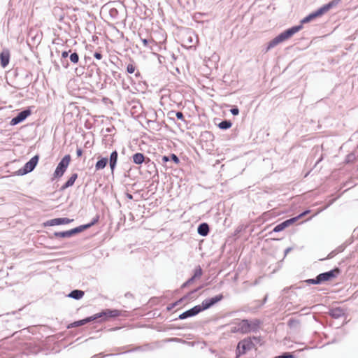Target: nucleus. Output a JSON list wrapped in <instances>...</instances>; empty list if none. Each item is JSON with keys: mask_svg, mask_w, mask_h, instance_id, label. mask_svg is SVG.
<instances>
[{"mask_svg": "<svg viewBox=\"0 0 358 358\" xmlns=\"http://www.w3.org/2000/svg\"><path fill=\"white\" fill-rule=\"evenodd\" d=\"M120 315V311L115 309H106L99 313L94 314L92 316L87 317L83 320L75 321L73 323L68 325V329L78 327L80 326L85 325L89 322L97 321L103 322L107 320L108 318L117 317Z\"/></svg>", "mask_w": 358, "mask_h": 358, "instance_id": "1", "label": "nucleus"}, {"mask_svg": "<svg viewBox=\"0 0 358 358\" xmlns=\"http://www.w3.org/2000/svg\"><path fill=\"white\" fill-rule=\"evenodd\" d=\"M258 344H261V338L258 336H249L241 340L236 348V357L238 358L253 349L256 350Z\"/></svg>", "mask_w": 358, "mask_h": 358, "instance_id": "2", "label": "nucleus"}, {"mask_svg": "<svg viewBox=\"0 0 358 358\" xmlns=\"http://www.w3.org/2000/svg\"><path fill=\"white\" fill-rule=\"evenodd\" d=\"M71 161V156L69 155H65L57 166V168L53 173L52 180L55 178H61L65 173L69 162Z\"/></svg>", "mask_w": 358, "mask_h": 358, "instance_id": "3", "label": "nucleus"}, {"mask_svg": "<svg viewBox=\"0 0 358 358\" xmlns=\"http://www.w3.org/2000/svg\"><path fill=\"white\" fill-rule=\"evenodd\" d=\"M39 160L38 155H34L31 157L21 169H20L17 173L18 176H23L27 174L35 169Z\"/></svg>", "mask_w": 358, "mask_h": 358, "instance_id": "4", "label": "nucleus"}, {"mask_svg": "<svg viewBox=\"0 0 358 358\" xmlns=\"http://www.w3.org/2000/svg\"><path fill=\"white\" fill-rule=\"evenodd\" d=\"M341 273V269L338 267L329 271L324 272L317 275L320 284L336 278Z\"/></svg>", "mask_w": 358, "mask_h": 358, "instance_id": "5", "label": "nucleus"}, {"mask_svg": "<svg viewBox=\"0 0 358 358\" xmlns=\"http://www.w3.org/2000/svg\"><path fill=\"white\" fill-rule=\"evenodd\" d=\"M224 296L222 294L216 295L212 298L206 299L203 300L201 303V305L200 306V309H201V311H203L205 310H207L212 306H213L215 304L218 303L219 301H222L223 299Z\"/></svg>", "mask_w": 358, "mask_h": 358, "instance_id": "6", "label": "nucleus"}, {"mask_svg": "<svg viewBox=\"0 0 358 358\" xmlns=\"http://www.w3.org/2000/svg\"><path fill=\"white\" fill-rule=\"evenodd\" d=\"M288 39L287 36H286V34H285V31L280 33L278 34L276 37H275L273 39H272L270 42L268 43L266 47L264 50L265 52H267L271 49L275 47L279 43L286 41Z\"/></svg>", "mask_w": 358, "mask_h": 358, "instance_id": "7", "label": "nucleus"}, {"mask_svg": "<svg viewBox=\"0 0 358 358\" xmlns=\"http://www.w3.org/2000/svg\"><path fill=\"white\" fill-rule=\"evenodd\" d=\"M31 115L30 109H25L20 112L15 117H14L10 124L12 126L16 125L27 119Z\"/></svg>", "mask_w": 358, "mask_h": 358, "instance_id": "8", "label": "nucleus"}, {"mask_svg": "<svg viewBox=\"0 0 358 358\" xmlns=\"http://www.w3.org/2000/svg\"><path fill=\"white\" fill-rule=\"evenodd\" d=\"M201 312V309H200V306L197 305L194 306L193 308L183 312L178 316L179 320H185L187 318L194 317L198 315Z\"/></svg>", "mask_w": 358, "mask_h": 358, "instance_id": "9", "label": "nucleus"}, {"mask_svg": "<svg viewBox=\"0 0 358 358\" xmlns=\"http://www.w3.org/2000/svg\"><path fill=\"white\" fill-rule=\"evenodd\" d=\"M73 220H71L67 217H59V218H55L50 220H48L46 222L44 223L45 226H56V225H61V224H66L71 222Z\"/></svg>", "mask_w": 358, "mask_h": 358, "instance_id": "10", "label": "nucleus"}, {"mask_svg": "<svg viewBox=\"0 0 358 358\" xmlns=\"http://www.w3.org/2000/svg\"><path fill=\"white\" fill-rule=\"evenodd\" d=\"M10 50L5 48L0 53V64L3 68H6L10 62Z\"/></svg>", "mask_w": 358, "mask_h": 358, "instance_id": "11", "label": "nucleus"}, {"mask_svg": "<svg viewBox=\"0 0 358 358\" xmlns=\"http://www.w3.org/2000/svg\"><path fill=\"white\" fill-rule=\"evenodd\" d=\"M240 333L248 334L252 331V324L250 320L247 319L242 320L238 324Z\"/></svg>", "mask_w": 358, "mask_h": 358, "instance_id": "12", "label": "nucleus"}, {"mask_svg": "<svg viewBox=\"0 0 358 358\" xmlns=\"http://www.w3.org/2000/svg\"><path fill=\"white\" fill-rule=\"evenodd\" d=\"M202 287H199L192 291H191L190 292H189L187 295L184 296L183 297H182L181 299H180L179 300L175 301L174 303H172L171 304H169L167 307H166V310L168 311H170L173 308H175L176 306H178L179 304H180L182 303V301H183L185 299H187L192 294H194V293H196L198 290H199Z\"/></svg>", "mask_w": 358, "mask_h": 358, "instance_id": "13", "label": "nucleus"}, {"mask_svg": "<svg viewBox=\"0 0 358 358\" xmlns=\"http://www.w3.org/2000/svg\"><path fill=\"white\" fill-rule=\"evenodd\" d=\"M328 313L331 317L338 319L343 316L345 312L343 308L341 307H336L330 308Z\"/></svg>", "mask_w": 358, "mask_h": 358, "instance_id": "14", "label": "nucleus"}, {"mask_svg": "<svg viewBox=\"0 0 358 358\" xmlns=\"http://www.w3.org/2000/svg\"><path fill=\"white\" fill-rule=\"evenodd\" d=\"M118 158V153L116 150L113 151L110 153V158L108 159L109 166L111 170V173H113L114 170L117 165Z\"/></svg>", "mask_w": 358, "mask_h": 358, "instance_id": "15", "label": "nucleus"}, {"mask_svg": "<svg viewBox=\"0 0 358 358\" xmlns=\"http://www.w3.org/2000/svg\"><path fill=\"white\" fill-rule=\"evenodd\" d=\"M78 178V173H73L67 181L60 187V191H64L66 189L73 185L75 181Z\"/></svg>", "mask_w": 358, "mask_h": 358, "instance_id": "16", "label": "nucleus"}, {"mask_svg": "<svg viewBox=\"0 0 358 358\" xmlns=\"http://www.w3.org/2000/svg\"><path fill=\"white\" fill-rule=\"evenodd\" d=\"M209 231V225L206 222L201 223L197 227V233L201 236H206Z\"/></svg>", "mask_w": 358, "mask_h": 358, "instance_id": "17", "label": "nucleus"}, {"mask_svg": "<svg viewBox=\"0 0 358 358\" xmlns=\"http://www.w3.org/2000/svg\"><path fill=\"white\" fill-rule=\"evenodd\" d=\"M268 297V294H266L259 305L257 306H247L245 307V310L250 313L257 312L258 309L261 308L267 302Z\"/></svg>", "mask_w": 358, "mask_h": 358, "instance_id": "18", "label": "nucleus"}, {"mask_svg": "<svg viewBox=\"0 0 358 358\" xmlns=\"http://www.w3.org/2000/svg\"><path fill=\"white\" fill-rule=\"evenodd\" d=\"M303 28V26L301 24L293 26L287 29H286L285 31V34H286V36H287L288 38L292 37L294 34L297 33L300 30H301Z\"/></svg>", "mask_w": 358, "mask_h": 358, "instance_id": "19", "label": "nucleus"}, {"mask_svg": "<svg viewBox=\"0 0 358 358\" xmlns=\"http://www.w3.org/2000/svg\"><path fill=\"white\" fill-rule=\"evenodd\" d=\"M85 292L80 289H73L69 294L68 296L76 300H79L83 298Z\"/></svg>", "mask_w": 358, "mask_h": 358, "instance_id": "20", "label": "nucleus"}, {"mask_svg": "<svg viewBox=\"0 0 358 358\" xmlns=\"http://www.w3.org/2000/svg\"><path fill=\"white\" fill-rule=\"evenodd\" d=\"M108 162V159L107 157H101L100 159H99L96 164H95V169L96 171L101 170L104 169L107 164Z\"/></svg>", "mask_w": 358, "mask_h": 358, "instance_id": "21", "label": "nucleus"}, {"mask_svg": "<svg viewBox=\"0 0 358 358\" xmlns=\"http://www.w3.org/2000/svg\"><path fill=\"white\" fill-rule=\"evenodd\" d=\"M132 159L134 164L140 165L144 162L145 156L143 153L136 152L133 155Z\"/></svg>", "mask_w": 358, "mask_h": 358, "instance_id": "22", "label": "nucleus"}, {"mask_svg": "<svg viewBox=\"0 0 358 358\" xmlns=\"http://www.w3.org/2000/svg\"><path fill=\"white\" fill-rule=\"evenodd\" d=\"M87 229H88V225H85V224L80 225L77 227L71 229H70L71 236H73L76 234H79Z\"/></svg>", "mask_w": 358, "mask_h": 358, "instance_id": "23", "label": "nucleus"}, {"mask_svg": "<svg viewBox=\"0 0 358 358\" xmlns=\"http://www.w3.org/2000/svg\"><path fill=\"white\" fill-rule=\"evenodd\" d=\"M169 117L170 119H174V115L178 119V120H180L182 121H185V117H184V115L182 112L180 111H174V110H171L170 111L169 113Z\"/></svg>", "mask_w": 358, "mask_h": 358, "instance_id": "24", "label": "nucleus"}, {"mask_svg": "<svg viewBox=\"0 0 358 358\" xmlns=\"http://www.w3.org/2000/svg\"><path fill=\"white\" fill-rule=\"evenodd\" d=\"M232 126V123L230 120H224L218 124V127L220 129L226 130L229 129Z\"/></svg>", "mask_w": 358, "mask_h": 358, "instance_id": "25", "label": "nucleus"}, {"mask_svg": "<svg viewBox=\"0 0 358 358\" xmlns=\"http://www.w3.org/2000/svg\"><path fill=\"white\" fill-rule=\"evenodd\" d=\"M327 11H329V9H327V6L326 5H323L322 7L316 10L313 12L315 14V17H318L326 13Z\"/></svg>", "mask_w": 358, "mask_h": 358, "instance_id": "26", "label": "nucleus"}, {"mask_svg": "<svg viewBox=\"0 0 358 358\" xmlns=\"http://www.w3.org/2000/svg\"><path fill=\"white\" fill-rule=\"evenodd\" d=\"M69 52H71V50H69V51H63L62 52L61 62H62V66L64 68H68V66H69L68 62L66 60V59L69 57Z\"/></svg>", "mask_w": 358, "mask_h": 358, "instance_id": "27", "label": "nucleus"}, {"mask_svg": "<svg viewBox=\"0 0 358 358\" xmlns=\"http://www.w3.org/2000/svg\"><path fill=\"white\" fill-rule=\"evenodd\" d=\"M53 235L55 237H59V238H70V237H71L70 230L64 231L55 232Z\"/></svg>", "mask_w": 358, "mask_h": 358, "instance_id": "28", "label": "nucleus"}, {"mask_svg": "<svg viewBox=\"0 0 358 358\" xmlns=\"http://www.w3.org/2000/svg\"><path fill=\"white\" fill-rule=\"evenodd\" d=\"M315 17V14L313 13H310L308 15L305 17L301 20L300 24L303 26V24L308 23L310 22L311 20H314Z\"/></svg>", "mask_w": 358, "mask_h": 358, "instance_id": "29", "label": "nucleus"}, {"mask_svg": "<svg viewBox=\"0 0 358 358\" xmlns=\"http://www.w3.org/2000/svg\"><path fill=\"white\" fill-rule=\"evenodd\" d=\"M203 273V271L200 266H196L194 270V275L192 276V278H194V280L196 278H199Z\"/></svg>", "mask_w": 358, "mask_h": 358, "instance_id": "30", "label": "nucleus"}, {"mask_svg": "<svg viewBox=\"0 0 358 358\" xmlns=\"http://www.w3.org/2000/svg\"><path fill=\"white\" fill-rule=\"evenodd\" d=\"M69 59H70V61L73 64H77L79 62V55H78V54L76 52H72L69 55Z\"/></svg>", "mask_w": 358, "mask_h": 358, "instance_id": "31", "label": "nucleus"}, {"mask_svg": "<svg viewBox=\"0 0 358 358\" xmlns=\"http://www.w3.org/2000/svg\"><path fill=\"white\" fill-rule=\"evenodd\" d=\"M250 322L252 324V326H251L252 331H256L259 327L260 321L259 320H255L254 321Z\"/></svg>", "mask_w": 358, "mask_h": 358, "instance_id": "32", "label": "nucleus"}, {"mask_svg": "<svg viewBox=\"0 0 358 358\" xmlns=\"http://www.w3.org/2000/svg\"><path fill=\"white\" fill-rule=\"evenodd\" d=\"M340 1L341 0H332L325 5L326 6H327V9H329V10L333 7L337 6L340 3Z\"/></svg>", "mask_w": 358, "mask_h": 358, "instance_id": "33", "label": "nucleus"}, {"mask_svg": "<svg viewBox=\"0 0 358 358\" xmlns=\"http://www.w3.org/2000/svg\"><path fill=\"white\" fill-rule=\"evenodd\" d=\"M141 41L143 45L145 47H148L149 43L156 44V42L153 39L149 40V39H147V38H141Z\"/></svg>", "mask_w": 358, "mask_h": 358, "instance_id": "34", "label": "nucleus"}, {"mask_svg": "<svg viewBox=\"0 0 358 358\" xmlns=\"http://www.w3.org/2000/svg\"><path fill=\"white\" fill-rule=\"evenodd\" d=\"M274 358H294V356L290 352H284L280 355L275 357Z\"/></svg>", "mask_w": 358, "mask_h": 358, "instance_id": "35", "label": "nucleus"}, {"mask_svg": "<svg viewBox=\"0 0 358 358\" xmlns=\"http://www.w3.org/2000/svg\"><path fill=\"white\" fill-rule=\"evenodd\" d=\"M306 282H307V283L312 284V285H320V284L317 275L316 276L315 278L308 279L306 280Z\"/></svg>", "mask_w": 358, "mask_h": 358, "instance_id": "36", "label": "nucleus"}, {"mask_svg": "<svg viewBox=\"0 0 358 358\" xmlns=\"http://www.w3.org/2000/svg\"><path fill=\"white\" fill-rule=\"evenodd\" d=\"M299 321H298V320H295V319H293V318H291V319H289V321H288V326H289V327H291V328H292V327H296V325H298V324H299Z\"/></svg>", "mask_w": 358, "mask_h": 358, "instance_id": "37", "label": "nucleus"}, {"mask_svg": "<svg viewBox=\"0 0 358 358\" xmlns=\"http://www.w3.org/2000/svg\"><path fill=\"white\" fill-rule=\"evenodd\" d=\"M299 220V217H294L290 219L285 220V223L287 224V226L289 227V225L292 224L295 222H296Z\"/></svg>", "mask_w": 358, "mask_h": 358, "instance_id": "38", "label": "nucleus"}, {"mask_svg": "<svg viewBox=\"0 0 358 358\" xmlns=\"http://www.w3.org/2000/svg\"><path fill=\"white\" fill-rule=\"evenodd\" d=\"M355 159V155L354 153H350L347 155L345 162L350 163Z\"/></svg>", "mask_w": 358, "mask_h": 358, "instance_id": "39", "label": "nucleus"}, {"mask_svg": "<svg viewBox=\"0 0 358 358\" xmlns=\"http://www.w3.org/2000/svg\"><path fill=\"white\" fill-rule=\"evenodd\" d=\"M99 220V215H96L93 220L88 224H85V225H88V229L94 225L96 222H98Z\"/></svg>", "mask_w": 358, "mask_h": 358, "instance_id": "40", "label": "nucleus"}, {"mask_svg": "<svg viewBox=\"0 0 358 358\" xmlns=\"http://www.w3.org/2000/svg\"><path fill=\"white\" fill-rule=\"evenodd\" d=\"M173 162L176 164H178L180 163V159L178 157L176 154H171L170 155V161Z\"/></svg>", "mask_w": 358, "mask_h": 358, "instance_id": "41", "label": "nucleus"}, {"mask_svg": "<svg viewBox=\"0 0 358 358\" xmlns=\"http://www.w3.org/2000/svg\"><path fill=\"white\" fill-rule=\"evenodd\" d=\"M136 67L132 64H129L127 66V71L128 73H133L135 71Z\"/></svg>", "mask_w": 358, "mask_h": 358, "instance_id": "42", "label": "nucleus"}, {"mask_svg": "<svg viewBox=\"0 0 358 358\" xmlns=\"http://www.w3.org/2000/svg\"><path fill=\"white\" fill-rule=\"evenodd\" d=\"M283 226L281 224V223L277 224L273 229L272 232H280L284 230Z\"/></svg>", "mask_w": 358, "mask_h": 358, "instance_id": "43", "label": "nucleus"}, {"mask_svg": "<svg viewBox=\"0 0 358 358\" xmlns=\"http://www.w3.org/2000/svg\"><path fill=\"white\" fill-rule=\"evenodd\" d=\"M194 280V278L191 277L189 279H188L185 282L182 284V288L186 287L187 286L192 283Z\"/></svg>", "mask_w": 358, "mask_h": 358, "instance_id": "44", "label": "nucleus"}, {"mask_svg": "<svg viewBox=\"0 0 358 358\" xmlns=\"http://www.w3.org/2000/svg\"><path fill=\"white\" fill-rule=\"evenodd\" d=\"M230 112L233 115H238L239 114V109L237 106H234L230 110Z\"/></svg>", "mask_w": 358, "mask_h": 358, "instance_id": "45", "label": "nucleus"}, {"mask_svg": "<svg viewBox=\"0 0 358 358\" xmlns=\"http://www.w3.org/2000/svg\"><path fill=\"white\" fill-rule=\"evenodd\" d=\"M111 73L115 80H118L119 78H120V73L117 71H112Z\"/></svg>", "mask_w": 358, "mask_h": 358, "instance_id": "46", "label": "nucleus"}, {"mask_svg": "<svg viewBox=\"0 0 358 358\" xmlns=\"http://www.w3.org/2000/svg\"><path fill=\"white\" fill-rule=\"evenodd\" d=\"M169 161H170V156H166V155L162 156V162L163 164H166V163H167Z\"/></svg>", "mask_w": 358, "mask_h": 358, "instance_id": "47", "label": "nucleus"}, {"mask_svg": "<svg viewBox=\"0 0 358 358\" xmlns=\"http://www.w3.org/2000/svg\"><path fill=\"white\" fill-rule=\"evenodd\" d=\"M94 57L96 59H102V54L100 52H95L94 53Z\"/></svg>", "mask_w": 358, "mask_h": 358, "instance_id": "48", "label": "nucleus"}, {"mask_svg": "<svg viewBox=\"0 0 358 358\" xmlns=\"http://www.w3.org/2000/svg\"><path fill=\"white\" fill-rule=\"evenodd\" d=\"M337 254L336 250L331 251L327 256V259H331L333 258Z\"/></svg>", "mask_w": 358, "mask_h": 358, "instance_id": "49", "label": "nucleus"}, {"mask_svg": "<svg viewBox=\"0 0 358 358\" xmlns=\"http://www.w3.org/2000/svg\"><path fill=\"white\" fill-rule=\"evenodd\" d=\"M309 213H310V210H306L303 211V213H300L297 217H299V219L301 217H303V216H305L306 215H307Z\"/></svg>", "mask_w": 358, "mask_h": 358, "instance_id": "50", "label": "nucleus"}, {"mask_svg": "<svg viewBox=\"0 0 358 358\" xmlns=\"http://www.w3.org/2000/svg\"><path fill=\"white\" fill-rule=\"evenodd\" d=\"M83 155V150L81 148H77L76 150V155L78 157H81Z\"/></svg>", "mask_w": 358, "mask_h": 358, "instance_id": "51", "label": "nucleus"}, {"mask_svg": "<svg viewBox=\"0 0 358 358\" xmlns=\"http://www.w3.org/2000/svg\"><path fill=\"white\" fill-rule=\"evenodd\" d=\"M292 248H287V249H285V252H284V255H285V257L287 255V254L292 251Z\"/></svg>", "mask_w": 358, "mask_h": 358, "instance_id": "52", "label": "nucleus"}, {"mask_svg": "<svg viewBox=\"0 0 358 358\" xmlns=\"http://www.w3.org/2000/svg\"><path fill=\"white\" fill-rule=\"evenodd\" d=\"M262 301H259V300H255L252 303V304H255L254 306H257L258 305H259L261 303Z\"/></svg>", "mask_w": 358, "mask_h": 358, "instance_id": "53", "label": "nucleus"}, {"mask_svg": "<svg viewBox=\"0 0 358 358\" xmlns=\"http://www.w3.org/2000/svg\"><path fill=\"white\" fill-rule=\"evenodd\" d=\"M105 356H106V355H103V353H99V354H96V355H94V356L92 357V358L99 357H105Z\"/></svg>", "mask_w": 358, "mask_h": 358, "instance_id": "54", "label": "nucleus"}, {"mask_svg": "<svg viewBox=\"0 0 358 358\" xmlns=\"http://www.w3.org/2000/svg\"><path fill=\"white\" fill-rule=\"evenodd\" d=\"M233 333H237L240 332L238 326L237 327H234V329L231 330Z\"/></svg>", "mask_w": 358, "mask_h": 358, "instance_id": "55", "label": "nucleus"}, {"mask_svg": "<svg viewBox=\"0 0 358 358\" xmlns=\"http://www.w3.org/2000/svg\"><path fill=\"white\" fill-rule=\"evenodd\" d=\"M335 250H336L337 254H338V252H342L343 250V248H342V246H340L338 248H336Z\"/></svg>", "mask_w": 358, "mask_h": 358, "instance_id": "56", "label": "nucleus"}, {"mask_svg": "<svg viewBox=\"0 0 358 358\" xmlns=\"http://www.w3.org/2000/svg\"><path fill=\"white\" fill-rule=\"evenodd\" d=\"M127 197L130 199V200H132L133 199V196L131 194H129L127 193Z\"/></svg>", "mask_w": 358, "mask_h": 358, "instance_id": "57", "label": "nucleus"}, {"mask_svg": "<svg viewBox=\"0 0 358 358\" xmlns=\"http://www.w3.org/2000/svg\"><path fill=\"white\" fill-rule=\"evenodd\" d=\"M155 55L158 57L159 63H162V61L160 59L162 57V56L157 53H155Z\"/></svg>", "mask_w": 358, "mask_h": 358, "instance_id": "58", "label": "nucleus"}, {"mask_svg": "<svg viewBox=\"0 0 358 358\" xmlns=\"http://www.w3.org/2000/svg\"><path fill=\"white\" fill-rule=\"evenodd\" d=\"M281 224L283 226L284 229H285V228L288 227L287 226V224L285 223V221H283L282 222H281Z\"/></svg>", "mask_w": 358, "mask_h": 358, "instance_id": "59", "label": "nucleus"}, {"mask_svg": "<svg viewBox=\"0 0 358 358\" xmlns=\"http://www.w3.org/2000/svg\"><path fill=\"white\" fill-rule=\"evenodd\" d=\"M114 129V128H113V127L112 129H110V128H107V129H106V131H107V132H111V131H112V129Z\"/></svg>", "mask_w": 358, "mask_h": 358, "instance_id": "60", "label": "nucleus"}, {"mask_svg": "<svg viewBox=\"0 0 358 358\" xmlns=\"http://www.w3.org/2000/svg\"><path fill=\"white\" fill-rule=\"evenodd\" d=\"M257 283H258L257 280H255V282H254V285H257Z\"/></svg>", "mask_w": 358, "mask_h": 358, "instance_id": "61", "label": "nucleus"}, {"mask_svg": "<svg viewBox=\"0 0 358 358\" xmlns=\"http://www.w3.org/2000/svg\"><path fill=\"white\" fill-rule=\"evenodd\" d=\"M357 170H358V166H357Z\"/></svg>", "mask_w": 358, "mask_h": 358, "instance_id": "62", "label": "nucleus"}]
</instances>
